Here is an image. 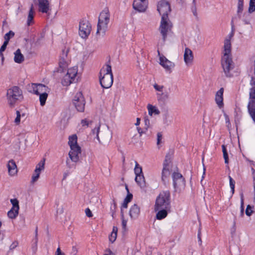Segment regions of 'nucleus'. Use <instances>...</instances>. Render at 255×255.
Instances as JSON below:
<instances>
[{
	"mask_svg": "<svg viewBox=\"0 0 255 255\" xmlns=\"http://www.w3.org/2000/svg\"><path fill=\"white\" fill-rule=\"evenodd\" d=\"M232 37V35L230 34L224 41L223 56L222 59L223 68L227 76H230V71L234 67L233 63L230 56Z\"/></svg>",
	"mask_w": 255,
	"mask_h": 255,
	"instance_id": "f257e3e1",
	"label": "nucleus"
},
{
	"mask_svg": "<svg viewBox=\"0 0 255 255\" xmlns=\"http://www.w3.org/2000/svg\"><path fill=\"white\" fill-rule=\"evenodd\" d=\"M100 82L102 87L108 89L113 83V76L112 68L109 64L104 65L100 72Z\"/></svg>",
	"mask_w": 255,
	"mask_h": 255,
	"instance_id": "f03ea898",
	"label": "nucleus"
},
{
	"mask_svg": "<svg viewBox=\"0 0 255 255\" xmlns=\"http://www.w3.org/2000/svg\"><path fill=\"white\" fill-rule=\"evenodd\" d=\"M110 21V13L108 9H104L100 14L97 29V35L104 36L108 29V24Z\"/></svg>",
	"mask_w": 255,
	"mask_h": 255,
	"instance_id": "7ed1b4c3",
	"label": "nucleus"
},
{
	"mask_svg": "<svg viewBox=\"0 0 255 255\" xmlns=\"http://www.w3.org/2000/svg\"><path fill=\"white\" fill-rule=\"evenodd\" d=\"M68 145L70 147L69 156L70 159L74 162L79 160V155L81 153V148L77 143V136L72 134L69 136Z\"/></svg>",
	"mask_w": 255,
	"mask_h": 255,
	"instance_id": "20e7f679",
	"label": "nucleus"
},
{
	"mask_svg": "<svg viewBox=\"0 0 255 255\" xmlns=\"http://www.w3.org/2000/svg\"><path fill=\"white\" fill-rule=\"evenodd\" d=\"M6 97L8 104L11 107L21 101L23 98L22 91L17 86H13L8 89L7 91Z\"/></svg>",
	"mask_w": 255,
	"mask_h": 255,
	"instance_id": "39448f33",
	"label": "nucleus"
},
{
	"mask_svg": "<svg viewBox=\"0 0 255 255\" xmlns=\"http://www.w3.org/2000/svg\"><path fill=\"white\" fill-rule=\"evenodd\" d=\"M78 71V67L76 65L68 69L67 74L62 79V84L67 86L72 83L77 82L80 78V73Z\"/></svg>",
	"mask_w": 255,
	"mask_h": 255,
	"instance_id": "423d86ee",
	"label": "nucleus"
},
{
	"mask_svg": "<svg viewBox=\"0 0 255 255\" xmlns=\"http://www.w3.org/2000/svg\"><path fill=\"white\" fill-rule=\"evenodd\" d=\"M170 209V194L168 191H162L156 198L154 210Z\"/></svg>",
	"mask_w": 255,
	"mask_h": 255,
	"instance_id": "0eeeda50",
	"label": "nucleus"
},
{
	"mask_svg": "<svg viewBox=\"0 0 255 255\" xmlns=\"http://www.w3.org/2000/svg\"><path fill=\"white\" fill-rule=\"evenodd\" d=\"M173 24L168 17H161L158 30L162 35L163 41L167 38L168 34L171 32Z\"/></svg>",
	"mask_w": 255,
	"mask_h": 255,
	"instance_id": "6e6552de",
	"label": "nucleus"
},
{
	"mask_svg": "<svg viewBox=\"0 0 255 255\" xmlns=\"http://www.w3.org/2000/svg\"><path fill=\"white\" fill-rule=\"evenodd\" d=\"M156 91L157 100L160 103H165L169 98V93L164 86L155 83L153 85Z\"/></svg>",
	"mask_w": 255,
	"mask_h": 255,
	"instance_id": "1a4fd4ad",
	"label": "nucleus"
},
{
	"mask_svg": "<svg viewBox=\"0 0 255 255\" xmlns=\"http://www.w3.org/2000/svg\"><path fill=\"white\" fill-rule=\"evenodd\" d=\"M172 176L175 191L180 192L183 191L185 187V181L182 175L179 173L174 172Z\"/></svg>",
	"mask_w": 255,
	"mask_h": 255,
	"instance_id": "9d476101",
	"label": "nucleus"
},
{
	"mask_svg": "<svg viewBox=\"0 0 255 255\" xmlns=\"http://www.w3.org/2000/svg\"><path fill=\"white\" fill-rule=\"evenodd\" d=\"M69 52V49L67 47H65L60 54L59 60V69L58 71L63 72L64 70L66 69L70 63V59L68 56Z\"/></svg>",
	"mask_w": 255,
	"mask_h": 255,
	"instance_id": "9b49d317",
	"label": "nucleus"
},
{
	"mask_svg": "<svg viewBox=\"0 0 255 255\" xmlns=\"http://www.w3.org/2000/svg\"><path fill=\"white\" fill-rule=\"evenodd\" d=\"M157 10L161 17H168L171 11L170 5L168 1L161 0L157 3Z\"/></svg>",
	"mask_w": 255,
	"mask_h": 255,
	"instance_id": "f8f14e48",
	"label": "nucleus"
},
{
	"mask_svg": "<svg viewBox=\"0 0 255 255\" xmlns=\"http://www.w3.org/2000/svg\"><path fill=\"white\" fill-rule=\"evenodd\" d=\"M91 29V25L88 21L83 20L80 22L79 34L82 38H85L87 37L90 34Z\"/></svg>",
	"mask_w": 255,
	"mask_h": 255,
	"instance_id": "ddd939ff",
	"label": "nucleus"
},
{
	"mask_svg": "<svg viewBox=\"0 0 255 255\" xmlns=\"http://www.w3.org/2000/svg\"><path fill=\"white\" fill-rule=\"evenodd\" d=\"M33 3L40 12L48 13L51 10L50 4L48 0H33Z\"/></svg>",
	"mask_w": 255,
	"mask_h": 255,
	"instance_id": "4468645a",
	"label": "nucleus"
},
{
	"mask_svg": "<svg viewBox=\"0 0 255 255\" xmlns=\"http://www.w3.org/2000/svg\"><path fill=\"white\" fill-rule=\"evenodd\" d=\"M170 164V157L166 155L163 163V167L162 172V180L165 181L167 177L171 174L172 169Z\"/></svg>",
	"mask_w": 255,
	"mask_h": 255,
	"instance_id": "2eb2a0df",
	"label": "nucleus"
},
{
	"mask_svg": "<svg viewBox=\"0 0 255 255\" xmlns=\"http://www.w3.org/2000/svg\"><path fill=\"white\" fill-rule=\"evenodd\" d=\"M73 104L78 111L81 112L84 111L85 102L81 92H79L76 93L73 100Z\"/></svg>",
	"mask_w": 255,
	"mask_h": 255,
	"instance_id": "dca6fc26",
	"label": "nucleus"
},
{
	"mask_svg": "<svg viewBox=\"0 0 255 255\" xmlns=\"http://www.w3.org/2000/svg\"><path fill=\"white\" fill-rule=\"evenodd\" d=\"M30 91L37 95L45 93H49L50 89L42 84L32 83L30 85Z\"/></svg>",
	"mask_w": 255,
	"mask_h": 255,
	"instance_id": "f3484780",
	"label": "nucleus"
},
{
	"mask_svg": "<svg viewBox=\"0 0 255 255\" xmlns=\"http://www.w3.org/2000/svg\"><path fill=\"white\" fill-rule=\"evenodd\" d=\"M10 203L12 205L11 209L7 212V216L10 219H15L18 214L19 202L16 199H11Z\"/></svg>",
	"mask_w": 255,
	"mask_h": 255,
	"instance_id": "a211bd4d",
	"label": "nucleus"
},
{
	"mask_svg": "<svg viewBox=\"0 0 255 255\" xmlns=\"http://www.w3.org/2000/svg\"><path fill=\"white\" fill-rule=\"evenodd\" d=\"M159 64L167 72H169L175 67L174 63L169 60L164 56L159 57Z\"/></svg>",
	"mask_w": 255,
	"mask_h": 255,
	"instance_id": "6ab92c4d",
	"label": "nucleus"
},
{
	"mask_svg": "<svg viewBox=\"0 0 255 255\" xmlns=\"http://www.w3.org/2000/svg\"><path fill=\"white\" fill-rule=\"evenodd\" d=\"M133 8L139 11L144 12L148 6V2L146 0H134L133 2Z\"/></svg>",
	"mask_w": 255,
	"mask_h": 255,
	"instance_id": "aec40b11",
	"label": "nucleus"
},
{
	"mask_svg": "<svg viewBox=\"0 0 255 255\" xmlns=\"http://www.w3.org/2000/svg\"><path fill=\"white\" fill-rule=\"evenodd\" d=\"M184 61L185 64L187 66H190L192 65L194 60V55L192 50L189 48H185L184 55H183Z\"/></svg>",
	"mask_w": 255,
	"mask_h": 255,
	"instance_id": "412c9836",
	"label": "nucleus"
},
{
	"mask_svg": "<svg viewBox=\"0 0 255 255\" xmlns=\"http://www.w3.org/2000/svg\"><path fill=\"white\" fill-rule=\"evenodd\" d=\"M223 93L224 89L221 88L219 91H218L215 95V101L218 106L221 108L223 107Z\"/></svg>",
	"mask_w": 255,
	"mask_h": 255,
	"instance_id": "4be33fe9",
	"label": "nucleus"
},
{
	"mask_svg": "<svg viewBox=\"0 0 255 255\" xmlns=\"http://www.w3.org/2000/svg\"><path fill=\"white\" fill-rule=\"evenodd\" d=\"M140 214L139 207L136 205H133L130 208L129 211V215L131 219H135L137 218Z\"/></svg>",
	"mask_w": 255,
	"mask_h": 255,
	"instance_id": "5701e85b",
	"label": "nucleus"
},
{
	"mask_svg": "<svg viewBox=\"0 0 255 255\" xmlns=\"http://www.w3.org/2000/svg\"><path fill=\"white\" fill-rule=\"evenodd\" d=\"M9 175L14 176L17 172V166L15 162L12 160H9L7 164Z\"/></svg>",
	"mask_w": 255,
	"mask_h": 255,
	"instance_id": "b1692460",
	"label": "nucleus"
},
{
	"mask_svg": "<svg viewBox=\"0 0 255 255\" xmlns=\"http://www.w3.org/2000/svg\"><path fill=\"white\" fill-rule=\"evenodd\" d=\"M101 137L104 141H110L112 138V132L108 127H106L101 133Z\"/></svg>",
	"mask_w": 255,
	"mask_h": 255,
	"instance_id": "393cba45",
	"label": "nucleus"
},
{
	"mask_svg": "<svg viewBox=\"0 0 255 255\" xmlns=\"http://www.w3.org/2000/svg\"><path fill=\"white\" fill-rule=\"evenodd\" d=\"M170 209H161L155 210V211H157L156 215V219L160 220L166 218L167 216L168 212L170 211Z\"/></svg>",
	"mask_w": 255,
	"mask_h": 255,
	"instance_id": "a878e982",
	"label": "nucleus"
},
{
	"mask_svg": "<svg viewBox=\"0 0 255 255\" xmlns=\"http://www.w3.org/2000/svg\"><path fill=\"white\" fill-rule=\"evenodd\" d=\"M148 115L150 116H157L160 114V111L158 108L151 104H148L147 106Z\"/></svg>",
	"mask_w": 255,
	"mask_h": 255,
	"instance_id": "bb28decb",
	"label": "nucleus"
},
{
	"mask_svg": "<svg viewBox=\"0 0 255 255\" xmlns=\"http://www.w3.org/2000/svg\"><path fill=\"white\" fill-rule=\"evenodd\" d=\"M135 181L141 189L145 188L146 183L143 174L135 176Z\"/></svg>",
	"mask_w": 255,
	"mask_h": 255,
	"instance_id": "cd10ccee",
	"label": "nucleus"
},
{
	"mask_svg": "<svg viewBox=\"0 0 255 255\" xmlns=\"http://www.w3.org/2000/svg\"><path fill=\"white\" fill-rule=\"evenodd\" d=\"M14 61L15 63H21L24 61V56L21 53L19 49H18L14 52Z\"/></svg>",
	"mask_w": 255,
	"mask_h": 255,
	"instance_id": "c85d7f7f",
	"label": "nucleus"
},
{
	"mask_svg": "<svg viewBox=\"0 0 255 255\" xmlns=\"http://www.w3.org/2000/svg\"><path fill=\"white\" fill-rule=\"evenodd\" d=\"M34 13H35V12L33 9V5L32 4L30 7V10L29 11V13H28V14L27 16V21H26L27 25L29 26L34 23L33 17H34Z\"/></svg>",
	"mask_w": 255,
	"mask_h": 255,
	"instance_id": "c756f323",
	"label": "nucleus"
},
{
	"mask_svg": "<svg viewBox=\"0 0 255 255\" xmlns=\"http://www.w3.org/2000/svg\"><path fill=\"white\" fill-rule=\"evenodd\" d=\"M94 50L91 48H86L82 52L83 59L87 60L93 54Z\"/></svg>",
	"mask_w": 255,
	"mask_h": 255,
	"instance_id": "7c9ffc66",
	"label": "nucleus"
},
{
	"mask_svg": "<svg viewBox=\"0 0 255 255\" xmlns=\"http://www.w3.org/2000/svg\"><path fill=\"white\" fill-rule=\"evenodd\" d=\"M132 198V195L130 193H128L127 197L125 199L124 202L122 204V208H121V213L122 214V217H123V209H126L128 207V203L130 202Z\"/></svg>",
	"mask_w": 255,
	"mask_h": 255,
	"instance_id": "2f4dec72",
	"label": "nucleus"
},
{
	"mask_svg": "<svg viewBox=\"0 0 255 255\" xmlns=\"http://www.w3.org/2000/svg\"><path fill=\"white\" fill-rule=\"evenodd\" d=\"M117 232H118L117 227H113V231L109 237V241L112 243H114L116 241V240L117 239Z\"/></svg>",
	"mask_w": 255,
	"mask_h": 255,
	"instance_id": "473e14b6",
	"label": "nucleus"
},
{
	"mask_svg": "<svg viewBox=\"0 0 255 255\" xmlns=\"http://www.w3.org/2000/svg\"><path fill=\"white\" fill-rule=\"evenodd\" d=\"M45 168V160L42 159L36 165L35 171L41 173L44 171Z\"/></svg>",
	"mask_w": 255,
	"mask_h": 255,
	"instance_id": "72a5a7b5",
	"label": "nucleus"
},
{
	"mask_svg": "<svg viewBox=\"0 0 255 255\" xmlns=\"http://www.w3.org/2000/svg\"><path fill=\"white\" fill-rule=\"evenodd\" d=\"M135 167L134 168V172L135 176L143 175L142 167L138 164V163L135 161Z\"/></svg>",
	"mask_w": 255,
	"mask_h": 255,
	"instance_id": "f704fd0d",
	"label": "nucleus"
},
{
	"mask_svg": "<svg viewBox=\"0 0 255 255\" xmlns=\"http://www.w3.org/2000/svg\"><path fill=\"white\" fill-rule=\"evenodd\" d=\"M49 93H43L39 95V101L40 105L43 106L45 104L46 101L48 97V94Z\"/></svg>",
	"mask_w": 255,
	"mask_h": 255,
	"instance_id": "c9c22d12",
	"label": "nucleus"
},
{
	"mask_svg": "<svg viewBox=\"0 0 255 255\" xmlns=\"http://www.w3.org/2000/svg\"><path fill=\"white\" fill-rule=\"evenodd\" d=\"M41 173L34 171V172L31 177V183L33 184L36 182L39 179Z\"/></svg>",
	"mask_w": 255,
	"mask_h": 255,
	"instance_id": "e433bc0d",
	"label": "nucleus"
},
{
	"mask_svg": "<svg viewBox=\"0 0 255 255\" xmlns=\"http://www.w3.org/2000/svg\"><path fill=\"white\" fill-rule=\"evenodd\" d=\"M14 35V33L12 31H9L8 33H6L4 36V42L8 43L9 39L12 38Z\"/></svg>",
	"mask_w": 255,
	"mask_h": 255,
	"instance_id": "4c0bfd02",
	"label": "nucleus"
},
{
	"mask_svg": "<svg viewBox=\"0 0 255 255\" xmlns=\"http://www.w3.org/2000/svg\"><path fill=\"white\" fill-rule=\"evenodd\" d=\"M229 181H230V186L231 189L232 194H233L235 192V181L233 179V178L229 176Z\"/></svg>",
	"mask_w": 255,
	"mask_h": 255,
	"instance_id": "58836bf2",
	"label": "nucleus"
},
{
	"mask_svg": "<svg viewBox=\"0 0 255 255\" xmlns=\"http://www.w3.org/2000/svg\"><path fill=\"white\" fill-rule=\"evenodd\" d=\"M255 10V0H250L249 11L252 13Z\"/></svg>",
	"mask_w": 255,
	"mask_h": 255,
	"instance_id": "ea45409f",
	"label": "nucleus"
},
{
	"mask_svg": "<svg viewBox=\"0 0 255 255\" xmlns=\"http://www.w3.org/2000/svg\"><path fill=\"white\" fill-rule=\"evenodd\" d=\"M253 212L254 211L253 209V207H251L250 205H248L246 210V214L248 216H251Z\"/></svg>",
	"mask_w": 255,
	"mask_h": 255,
	"instance_id": "a19ab883",
	"label": "nucleus"
},
{
	"mask_svg": "<svg viewBox=\"0 0 255 255\" xmlns=\"http://www.w3.org/2000/svg\"><path fill=\"white\" fill-rule=\"evenodd\" d=\"M16 117L14 120V123H15L16 125H18L19 124L20 122L21 115H20V112L18 111H16Z\"/></svg>",
	"mask_w": 255,
	"mask_h": 255,
	"instance_id": "79ce46f5",
	"label": "nucleus"
},
{
	"mask_svg": "<svg viewBox=\"0 0 255 255\" xmlns=\"http://www.w3.org/2000/svg\"><path fill=\"white\" fill-rule=\"evenodd\" d=\"M244 0H238V12H240L243 10Z\"/></svg>",
	"mask_w": 255,
	"mask_h": 255,
	"instance_id": "37998d69",
	"label": "nucleus"
},
{
	"mask_svg": "<svg viewBox=\"0 0 255 255\" xmlns=\"http://www.w3.org/2000/svg\"><path fill=\"white\" fill-rule=\"evenodd\" d=\"M244 196L243 194L241 195V214H244Z\"/></svg>",
	"mask_w": 255,
	"mask_h": 255,
	"instance_id": "c03bdc74",
	"label": "nucleus"
},
{
	"mask_svg": "<svg viewBox=\"0 0 255 255\" xmlns=\"http://www.w3.org/2000/svg\"><path fill=\"white\" fill-rule=\"evenodd\" d=\"M99 130H100V127L98 126L97 128H95L93 130V133H95L96 134L97 138L99 140V141L100 142V138H99Z\"/></svg>",
	"mask_w": 255,
	"mask_h": 255,
	"instance_id": "a18cd8bd",
	"label": "nucleus"
},
{
	"mask_svg": "<svg viewBox=\"0 0 255 255\" xmlns=\"http://www.w3.org/2000/svg\"><path fill=\"white\" fill-rule=\"evenodd\" d=\"M250 95L251 98L255 100V87L251 89Z\"/></svg>",
	"mask_w": 255,
	"mask_h": 255,
	"instance_id": "49530a36",
	"label": "nucleus"
},
{
	"mask_svg": "<svg viewBox=\"0 0 255 255\" xmlns=\"http://www.w3.org/2000/svg\"><path fill=\"white\" fill-rule=\"evenodd\" d=\"M18 245V243L17 241L13 242L9 246V250H14L16 247H17Z\"/></svg>",
	"mask_w": 255,
	"mask_h": 255,
	"instance_id": "de8ad7c7",
	"label": "nucleus"
},
{
	"mask_svg": "<svg viewBox=\"0 0 255 255\" xmlns=\"http://www.w3.org/2000/svg\"><path fill=\"white\" fill-rule=\"evenodd\" d=\"M7 44H8L7 43L4 41L3 44H2V45L1 46V47L0 48V55L2 54V52H3L5 50Z\"/></svg>",
	"mask_w": 255,
	"mask_h": 255,
	"instance_id": "09e8293b",
	"label": "nucleus"
},
{
	"mask_svg": "<svg viewBox=\"0 0 255 255\" xmlns=\"http://www.w3.org/2000/svg\"><path fill=\"white\" fill-rule=\"evenodd\" d=\"M157 144L159 145L161 142V140L162 139V134L161 133L158 132L157 134Z\"/></svg>",
	"mask_w": 255,
	"mask_h": 255,
	"instance_id": "8fccbe9b",
	"label": "nucleus"
},
{
	"mask_svg": "<svg viewBox=\"0 0 255 255\" xmlns=\"http://www.w3.org/2000/svg\"><path fill=\"white\" fill-rule=\"evenodd\" d=\"M223 157H224V158L225 159V163L226 164H228V163H229V158H228V155L227 151V152H224V153H223Z\"/></svg>",
	"mask_w": 255,
	"mask_h": 255,
	"instance_id": "3c124183",
	"label": "nucleus"
},
{
	"mask_svg": "<svg viewBox=\"0 0 255 255\" xmlns=\"http://www.w3.org/2000/svg\"><path fill=\"white\" fill-rule=\"evenodd\" d=\"M85 213H86V216L88 217H91L93 216L92 212L89 208L86 209Z\"/></svg>",
	"mask_w": 255,
	"mask_h": 255,
	"instance_id": "603ef678",
	"label": "nucleus"
},
{
	"mask_svg": "<svg viewBox=\"0 0 255 255\" xmlns=\"http://www.w3.org/2000/svg\"><path fill=\"white\" fill-rule=\"evenodd\" d=\"M81 123L83 127L88 126V122L86 120H82Z\"/></svg>",
	"mask_w": 255,
	"mask_h": 255,
	"instance_id": "864d4df0",
	"label": "nucleus"
},
{
	"mask_svg": "<svg viewBox=\"0 0 255 255\" xmlns=\"http://www.w3.org/2000/svg\"><path fill=\"white\" fill-rule=\"evenodd\" d=\"M127 221L126 220L123 219V221H122V226H123V228L124 230H126V226H127Z\"/></svg>",
	"mask_w": 255,
	"mask_h": 255,
	"instance_id": "5fc2aeb1",
	"label": "nucleus"
},
{
	"mask_svg": "<svg viewBox=\"0 0 255 255\" xmlns=\"http://www.w3.org/2000/svg\"><path fill=\"white\" fill-rule=\"evenodd\" d=\"M104 255H114V254L110 250H107L106 251Z\"/></svg>",
	"mask_w": 255,
	"mask_h": 255,
	"instance_id": "6e6d98bb",
	"label": "nucleus"
},
{
	"mask_svg": "<svg viewBox=\"0 0 255 255\" xmlns=\"http://www.w3.org/2000/svg\"><path fill=\"white\" fill-rule=\"evenodd\" d=\"M62 254H64V253L61 251L60 248H58L56 250L55 255H62Z\"/></svg>",
	"mask_w": 255,
	"mask_h": 255,
	"instance_id": "4d7b16f0",
	"label": "nucleus"
},
{
	"mask_svg": "<svg viewBox=\"0 0 255 255\" xmlns=\"http://www.w3.org/2000/svg\"><path fill=\"white\" fill-rule=\"evenodd\" d=\"M77 250L76 249V248L73 247L72 249V254H73V255H76L77 254Z\"/></svg>",
	"mask_w": 255,
	"mask_h": 255,
	"instance_id": "13d9d810",
	"label": "nucleus"
},
{
	"mask_svg": "<svg viewBox=\"0 0 255 255\" xmlns=\"http://www.w3.org/2000/svg\"><path fill=\"white\" fill-rule=\"evenodd\" d=\"M251 116L254 121L255 122V110L251 113Z\"/></svg>",
	"mask_w": 255,
	"mask_h": 255,
	"instance_id": "bf43d9fd",
	"label": "nucleus"
},
{
	"mask_svg": "<svg viewBox=\"0 0 255 255\" xmlns=\"http://www.w3.org/2000/svg\"><path fill=\"white\" fill-rule=\"evenodd\" d=\"M222 151H223V153H224V152H227V149H226V146L225 145H222Z\"/></svg>",
	"mask_w": 255,
	"mask_h": 255,
	"instance_id": "052dcab7",
	"label": "nucleus"
},
{
	"mask_svg": "<svg viewBox=\"0 0 255 255\" xmlns=\"http://www.w3.org/2000/svg\"><path fill=\"white\" fill-rule=\"evenodd\" d=\"M140 124V119L139 118H137L136 123L135 124L136 126L139 125Z\"/></svg>",
	"mask_w": 255,
	"mask_h": 255,
	"instance_id": "680f3d73",
	"label": "nucleus"
},
{
	"mask_svg": "<svg viewBox=\"0 0 255 255\" xmlns=\"http://www.w3.org/2000/svg\"><path fill=\"white\" fill-rule=\"evenodd\" d=\"M68 174L67 173H64L63 174V179H65L68 176Z\"/></svg>",
	"mask_w": 255,
	"mask_h": 255,
	"instance_id": "e2e57ef3",
	"label": "nucleus"
},
{
	"mask_svg": "<svg viewBox=\"0 0 255 255\" xmlns=\"http://www.w3.org/2000/svg\"><path fill=\"white\" fill-rule=\"evenodd\" d=\"M198 239H199V241L201 243V238L199 236V234H198Z\"/></svg>",
	"mask_w": 255,
	"mask_h": 255,
	"instance_id": "0e129e2a",
	"label": "nucleus"
},
{
	"mask_svg": "<svg viewBox=\"0 0 255 255\" xmlns=\"http://www.w3.org/2000/svg\"><path fill=\"white\" fill-rule=\"evenodd\" d=\"M252 173L254 174V172H255V170H254V168H252Z\"/></svg>",
	"mask_w": 255,
	"mask_h": 255,
	"instance_id": "69168bd1",
	"label": "nucleus"
},
{
	"mask_svg": "<svg viewBox=\"0 0 255 255\" xmlns=\"http://www.w3.org/2000/svg\"><path fill=\"white\" fill-rule=\"evenodd\" d=\"M254 191H255V184H254Z\"/></svg>",
	"mask_w": 255,
	"mask_h": 255,
	"instance_id": "338daca9",
	"label": "nucleus"
},
{
	"mask_svg": "<svg viewBox=\"0 0 255 255\" xmlns=\"http://www.w3.org/2000/svg\"><path fill=\"white\" fill-rule=\"evenodd\" d=\"M227 120H228V117H226V120L227 121Z\"/></svg>",
	"mask_w": 255,
	"mask_h": 255,
	"instance_id": "774afa93",
	"label": "nucleus"
}]
</instances>
